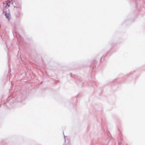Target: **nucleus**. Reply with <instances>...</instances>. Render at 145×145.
<instances>
[{
  "instance_id": "obj_1",
  "label": "nucleus",
  "mask_w": 145,
  "mask_h": 145,
  "mask_svg": "<svg viewBox=\"0 0 145 145\" xmlns=\"http://www.w3.org/2000/svg\"><path fill=\"white\" fill-rule=\"evenodd\" d=\"M5 15L7 18L8 20L10 19V17L9 14L6 13L5 14Z\"/></svg>"
},
{
  "instance_id": "obj_2",
  "label": "nucleus",
  "mask_w": 145,
  "mask_h": 145,
  "mask_svg": "<svg viewBox=\"0 0 145 145\" xmlns=\"http://www.w3.org/2000/svg\"><path fill=\"white\" fill-rule=\"evenodd\" d=\"M6 4L8 7H9L10 5L11 4V3H10V1L8 0L7 1Z\"/></svg>"
}]
</instances>
